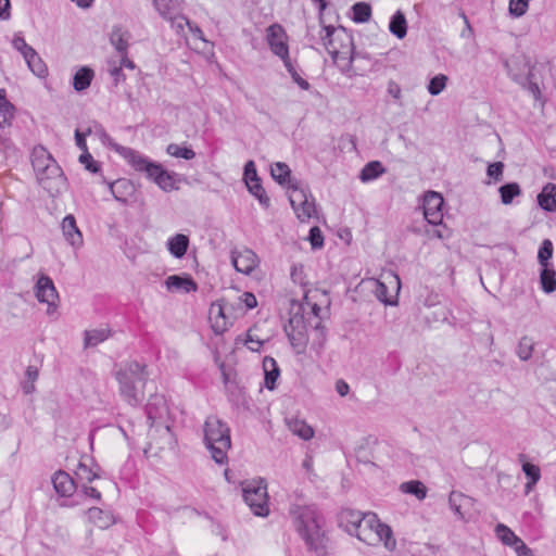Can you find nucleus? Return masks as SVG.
I'll return each mask as SVG.
<instances>
[{"label": "nucleus", "instance_id": "obj_18", "mask_svg": "<svg viewBox=\"0 0 556 556\" xmlns=\"http://www.w3.org/2000/svg\"><path fill=\"white\" fill-rule=\"evenodd\" d=\"M365 521L367 529H375L378 540L383 541L388 549L394 548L395 541L392 538V530L389 526L381 523L375 514H367Z\"/></svg>", "mask_w": 556, "mask_h": 556}, {"label": "nucleus", "instance_id": "obj_62", "mask_svg": "<svg viewBox=\"0 0 556 556\" xmlns=\"http://www.w3.org/2000/svg\"><path fill=\"white\" fill-rule=\"evenodd\" d=\"M244 181H253L254 179H260L256 173L255 164L253 161H249L244 165Z\"/></svg>", "mask_w": 556, "mask_h": 556}, {"label": "nucleus", "instance_id": "obj_51", "mask_svg": "<svg viewBox=\"0 0 556 556\" xmlns=\"http://www.w3.org/2000/svg\"><path fill=\"white\" fill-rule=\"evenodd\" d=\"M514 79L522 84V86L528 89V91L533 96L535 100L541 99V89L538 83L534 81V74L532 70H529L528 76L525 81H520L517 76H514Z\"/></svg>", "mask_w": 556, "mask_h": 556}, {"label": "nucleus", "instance_id": "obj_4", "mask_svg": "<svg viewBox=\"0 0 556 556\" xmlns=\"http://www.w3.org/2000/svg\"><path fill=\"white\" fill-rule=\"evenodd\" d=\"M31 165L38 184L51 195L56 197L66 188L67 179L58 162L39 146L31 152Z\"/></svg>", "mask_w": 556, "mask_h": 556}, {"label": "nucleus", "instance_id": "obj_32", "mask_svg": "<svg viewBox=\"0 0 556 556\" xmlns=\"http://www.w3.org/2000/svg\"><path fill=\"white\" fill-rule=\"evenodd\" d=\"M389 30L396 38L403 39L407 34V22L404 13L397 10L391 17Z\"/></svg>", "mask_w": 556, "mask_h": 556}, {"label": "nucleus", "instance_id": "obj_27", "mask_svg": "<svg viewBox=\"0 0 556 556\" xmlns=\"http://www.w3.org/2000/svg\"><path fill=\"white\" fill-rule=\"evenodd\" d=\"M288 429L303 440H311L314 437V429L305 420L298 417L286 419Z\"/></svg>", "mask_w": 556, "mask_h": 556}, {"label": "nucleus", "instance_id": "obj_9", "mask_svg": "<svg viewBox=\"0 0 556 556\" xmlns=\"http://www.w3.org/2000/svg\"><path fill=\"white\" fill-rule=\"evenodd\" d=\"M366 518L367 515H363L361 511L343 509L339 515V522L346 532L356 535L361 541L368 542Z\"/></svg>", "mask_w": 556, "mask_h": 556}, {"label": "nucleus", "instance_id": "obj_5", "mask_svg": "<svg viewBox=\"0 0 556 556\" xmlns=\"http://www.w3.org/2000/svg\"><path fill=\"white\" fill-rule=\"evenodd\" d=\"M149 374L144 364L127 362L115 374L119 395L130 406H138L144 400V387Z\"/></svg>", "mask_w": 556, "mask_h": 556}, {"label": "nucleus", "instance_id": "obj_52", "mask_svg": "<svg viewBox=\"0 0 556 556\" xmlns=\"http://www.w3.org/2000/svg\"><path fill=\"white\" fill-rule=\"evenodd\" d=\"M110 40L119 54L127 52L128 42L127 39L124 37V33L122 31V29H114L111 34Z\"/></svg>", "mask_w": 556, "mask_h": 556}, {"label": "nucleus", "instance_id": "obj_53", "mask_svg": "<svg viewBox=\"0 0 556 556\" xmlns=\"http://www.w3.org/2000/svg\"><path fill=\"white\" fill-rule=\"evenodd\" d=\"M530 0H509V13L515 17H520L526 14L528 10V2Z\"/></svg>", "mask_w": 556, "mask_h": 556}, {"label": "nucleus", "instance_id": "obj_20", "mask_svg": "<svg viewBox=\"0 0 556 556\" xmlns=\"http://www.w3.org/2000/svg\"><path fill=\"white\" fill-rule=\"evenodd\" d=\"M448 504L454 514L462 520L473 505V500L460 492L452 491L448 496Z\"/></svg>", "mask_w": 556, "mask_h": 556}, {"label": "nucleus", "instance_id": "obj_57", "mask_svg": "<svg viewBox=\"0 0 556 556\" xmlns=\"http://www.w3.org/2000/svg\"><path fill=\"white\" fill-rule=\"evenodd\" d=\"M79 162L91 173H98L100 170V164L93 160L92 155L88 151L81 153Z\"/></svg>", "mask_w": 556, "mask_h": 556}, {"label": "nucleus", "instance_id": "obj_31", "mask_svg": "<svg viewBox=\"0 0 556 556\" xmlns=\"http://www.w3.org/2000/svg\"><path fill=\"white\" fill-rule=\"evenodd\" d=\"M152 2L163 18L182 11V0H152Z\"/></svg>", "mask_w": 556, "mask_h": 556}, {"label": "nucleus", "instance_id": "obj_7", "mask_svg": "<svg viewBox=\"0 0 556 556\" xmlns=\"http://www.w3.org/2000/svg\"><path fill=\"white\" fill-rule=\"evenodd\" d=\"M242 496L252 513L258 517L269 515L267 484L265 480H251L242 485Z\"/></svg>", "mask_w": 556, "mask_h": 556}, {"label": "nucleus", "instance_id": "obj_63", "mask_svg": "<svg viewBox=\"0 0 556 556\" xmlns=\"http://www.w3.org/2000/svg\"><path fill=\"white\" fill-rule=\"evenodd\" d=\"M87 136H90V134H87V128L84 131H80L79 129L75 130L76 146L83 151V153L88 151L86 143Z\"/></svg>", "mask_w": 556, "mask_h": 556}, {"label": "nucleus", "instance_id": "obj_34", "mask_svg": "<svg viewBox=\"0 0 556 556\" xmlns=\"http://www.w3.org/2000/svg\"><path fill=\"white\" fill-rule=\"evenodd\" d=\"M540 285L545 293H552L556 290V270L553 266L541 268Z\"/></svg>", "mask_w": 556, "mask_h": 556}, {"label": "nucleus", "instance_id": "obj_36", "mask_svg": "<svg viewBox=\"0 0 556 556\" xmlns=\"http://www.w3.org/2000/svg\"><path fill=\"white\" fill-rule=\"evenodd\" d=\"M270 174L279 185L291 184V170L286 163L277 162L270 166Z\"/></svg>", "mask_w": 556, "mask_h": 556}, {"label": "nucleus", "instance_id": "obj_2", "mask_svg": "<svg viewBox=\"0 0 556 556\" xmlns=\"http://www.w3.org/2000/svg\"><path fill=\"white\" fill-rule=\"evenodd\" d=\"M290 515L296 532L305 542L308 551L317 556H326L329 538L325 529V519L314 506L292 505Z\"/></svg>", "mask_w": 556, "mask_h": 556}, {"label": "nucleus", "instance_id": "obj_60", "mask_svg": "<svg viewBox=\"0 0 556 556\" xmlns=\"http://www.w3.org/2000/svg\"><path fill=\"white\" fill-rule=\"evenodd\" d=\"M13 47L21 52L23 58H25L27 54L31 52V50H34V48L27 45L23 37H15L13 39Z\"/></svg>", "mask_w": 556, "mask_h": 556}, {"label": "nucleus", "instance_id": "obj_35", "mask_svg": "<svg viewBox=\"0 0 556 556\" xmlns=\"http://www.w3.org/2000/svg\"><path fill=\"white\" fill-rule=\"evenodd\" d=\"M24 60L27 63L28 68L38 77H46L48 74V68L39 56V54L34 50L29 54H27Z\"/></svg>", "mask_w": 556, "mask_h": 556}, {"label": "nucleus", "instance_id": "obj_44", "mask_svg": "<svg viewBox=\"0 0 556 556\" xmlns=\"http://www.w3.org/2000/svg\"><path fill=\"white\" fill-rule=\"evenodd\" d=\"M495 533L503 544L511 547L518 544V542L521 540L507 526L503 523H498L495 527Z\"/></svg>", "mask_w": 556, "mask_h": 556}, {"label": "nucleus", "instance_id": "obj_61", "mask_svg": "<svg viewBox=\"0 0 556 556\" xmlns=\"http://www.w3.org/2000/svg\"><path fill=\"white\" fill-rule=\"evenodd\" d=\"M245 344H247L248 349L251 350L252 352H257L261 350V348L263 345V341L260 340L258 338H254V336L252 334V331L249 330L247 333Z\"/></svg>", "mask_w": 556, "mask_h": 556}, {"label": "nucleus", "instance_id": "obj_43", "mask_svg": "<svg viewBox=\"0 0 556 556\" xmlns=\"http://www.w3.org/2000/svg\"><path fill=\"white\" fill-rule=\"evenodd\" d=\"M0 127L10 126L14 117V106L7 99L4 91H0Z\"/></svg>", "mask_w": 556, "mask_h": 556}, {"label": "nucleus", "instance_id": "obj_28", "mask_svg": "<svg viewBox=\"0 0 556 556\" xmlns=\"http://www.w3.org/2000/svg\"><path fill=\"white\" fill-rule=\"evenodd\" d=\"M263 369L265 375V387L268 390H274L276 387V381L280 375L277 362L270 356L264 357Z\"/></svg>", "mask_w": 556, "mask_h": 556}, {"label": "nucleus", "instance_id": "obj_17", "mask_svg": "<svg viewBox=\"0 0 556 556\" xmlns=\"http://www.w3.org/2000/svg\"><path fill=\"white\" fill-rule=\"evenodd\" d=\"M300 324L301 320L296 317H293L290 319L289 326L286 327L289 341L298 353L304 352L307 344V336L304 331V327L299 326Z\"/></svg>", "mask_w": 556, "mask_h": 556}, {"label": "nucleus", "instance_id": "obj_58", "mask_svg": "<svg viewBox=\"0 0 556 556\" xmlns=\"http://www.w3.org/2000/svg\"><path fill=\"white\" fill-rule=\"evenodd\" d=\"M308 240L313 249H320L324 245V237L319 227L314 226L311 228Z\"/></svg>", "mask_w": 556, "mask_h": 556}, {"label": "nucleus", "instance_id": "obj_14", "mask_svg": "<svg viewBox=\"0 0 556 556\" xmlns=\"http://www.w3.org/2000/svg\"><path fill=\"white\" fill-rule=\"evenodd\" d=\"M444 200L439 192L428 191L424 197V216L425 219L431 225H440L443 220V206Z\"/></svg>", "mask_w": 556, "mask_h": 556}, {"label": "nucleus", "instance_id": "obj_64", "mask_svg": "<svg viewBox=\"0 0 556 556\" xmlns=\"http://www.w3.org/2000/svg\"><path fill=\"white\" fill-rule=\"evenodd\" d=\"M514 549L517 554V556H533V552L531 548H529L522 540H520V542H518V544H516L514 546Z\"/></svg>", "mask_w": 556, "mask_h": 556}, {"label": "nucleus", "instance_id": "obj_22", "mask_svg": "<svg viewBox=\"0 0 556 556\" xmlns=\"http://www.w3.org/2000/svg\"><path fill=\"white\" fill-rule=\"evenodd\" d=\"M53 488L55 492L63 497L71 496L75 490L76 484L73 480V478L65 471L59 470L54 472V475L51 478Z\"/></svg>", "mask_w": 556, "mask_h": 556}, {"label": "nucleus", "instance_id": "obj_39", "mask_svg": "<svg viewBox=\"0 0 556 556\" xmlns=\"http://www.w3.org/2000/svg\"><path fill=\"white\" fill-rule=\"evenodd\" d=\"M110 334V330L105 328L86 330L84 345L85 348L96 346L99 343L105 341Z\"/></svg>", "mask_w": 556, "mask_h": 556}, {"label": "nucleus", "instance_id": "obj_46", "mask_svg": "<svg viewBox=\"0 0 556 556\" xmlns=\"http://www.w3.org/2000/svg\"><path fill=\"white\" fill-rule=\"evenodd\" d=\"M352 13L355 23H366L371 16V7L366 2H356L352 7Z\"/></svg>", "mask_w": 556, "mask_h": 556}, {"label": "nucleus", "instance_id": "obj_26", "mask_svg": "<svg viewBox=\"0 0 556 556\" xmlns=\"http://www.w3.org/2000/svg\"><path fill=\"white\" fill-rule=\"evenodd\" d=\"M89 520L100 529H108L114 525L115 519L111 511L99 507H91L87 511Z\"/></svg>", "mask_w": 556, "mask_h": 556}, {"label": "nucleus", "instance_id": "obj_33", "mask_svg": "<svg viewBox=\"0 0 556 556\" xmlns=\"http://www.w3.org/2000/svg\"><path fill=\"white\" fill-rule=\"evenodd\" d=\"M522 471L526 475L528 481L525 485V492L526 494H529L534 485L540 481L541 479V469L539 466L531 464L529 462L522 463Z\"/></svg>", "mask_w": 556, "mask_h": 556}, {"label": "nucleus", "instance_id": "obj_40", "mask_svg": "<svg viewBox=\"0 0 556 556\" xmlns=\"http://www.w3.org/2000/svg\"><path fill=\"white\" fill-rule=\"evenodd\" d=\"M384 172L386 168L379 161H371L363 167L359 178L362 181H371L377 179Z\"/></svg>", "mask_w": 556, "mask_h": 556}, {"label": "nucleus", "instance_id": "obj_50", "mask_svg": "<svg viewBox=\"0 0 556 556\" xmlns=\"http://www.w3.org/2000/svg\"><path fill=\"white\" fill-rule=\"evenodd\" d=\"M447 76L444 74H438L434 77H432L428 84V92L431 96H438L440 94L446 87L447 84Z\"/></svg>", "mask_w": 556, "mask_h": 556}, {"label": "nucleus", "instance_id": "obj_21", "mask_svg": "<svg viewBox=\"0 0 556 556\" xmlns=\"http://www.w3.org/2000/svg\"><path fill=\"white\" fill-rule=\"evenodd\" d=\"M448 504L454 514L462 520L473 505V500L460 492L452 491L448 496Z\"/></svg>", "mask_w": 556, "mask_h": 556}, {"label": "nucleus", "instance_id": "obj_12", "mask_svg": "<svg viewBox=\"0 0 556 556\" xmlns=\"http://www.w3.org/2000/svg\"><path fill=\"white\" fill-rule=\"evenodd\" d=\"M146 413L151 427L164 426L167 430L169 429L167 425L169 409L164 395H151L146 406Z\"/></svg>", "mask_w": 556, "mask_h": 556}, {"label": "nucleus", "instance_id": "obj_19", "mask_svg": "<svg viewBox=\"0 0 556 556\" xmlns=\"http://www.w3.org/2000/svg\"><path fill=\"white\" fill-rule=\"evenodd\" d=\"M448 504L454 514L462 520L473 505V500L460 492L452 491L448 496Z\"/></svg>", "mask_w": 556, "mask_h": 556}, {"label": "nucleus", "instance_id": "obj_25", "mask_svg": "<svg viewBox=\"0 0 556 556\" xmlns=\"http://www.w3.org/2000/svg\"><path fill=\"white\" fill-rule=\"evenodd\" d=\"M211 327L215 334H223L228 329V321L220 304H212L210 309Z\"/></svg>", "mask_w": 556, "mask_h": 556}, {"label": "nucleus", "instance_id": "obj_1", "mask_svg": "<svg viewBox=\"0 0 556 556\" xmlns=\"http://www.w3.org/2000/svg\"><path fill=\"white\" fill-rule=\"evenodd\" d=\"M315 28V26H307L306 38L308 41L312 43H321L340 71L342 73H349L356 58L353 36L343 27L337 28L332 25H321L318 30V36H316L314 34Z\"/></svg>", "mask_w": 556, "mask_h": 556}, {"label": "nucleus", "instance_id": "obj_49", "mask_svg": "<svg viewBox=\"0 0 556 556\" xmlns=\"http://www.w3.org/2000/svg\"><path fill=\"white\" fill-rule=\"evenodd\" d=\"M166 152L174 157H180L185 160H192L195 157V152L188 147H180L176 143H170L166 148Z\"/></svg>", "mask_w": 556, "mask_h": 556}, {"label": "nucleus", "instance_id": "obj_16", "mask_svg": "<svg viewBox=\"0 0 556 556\" xmlns=\"http://www.w3.org/2000/svg\"><path fill=\"white\" fill-rule=\"evenodd\" d=\"M62 233L64 239L74 249H80L84 244L83 233L77 227L74 215H66L61 223Z\"/></svg>", "mask_w": 556, "mask_h": 556}, {"label": "nucleus", "instance_id": "obj_11", "mask_svg": "<svg viewBox=\"0 0 556 556\" xmlns=\"http://www.w3.org/2000/svg\"><path fill=\"white\" fill-rule=\"evenodd\" d=\"M35 295L40 303L48 305L47 314L55 312L59 294L53 280L47 275H40L35 285Z\"/></svg>", "mask_w": 556, "mask_h": 556}, {"label": "nucleus", "instance_id": "obj_48", "mask_svg": "<svg viewBox=\"0 0 556 556\" xmlns=\"http://www.w3.org/2000/svg\"><path fill=\"white\" fill-rule=\"evenodd\" d=\"M164 20L170 23V27L179 36H184L185 27L188 26L189 28L191 24V22L185 15H182L181 12H177L176 14H173L169 17H164Z\"/></svg>", "mask_w": 556, "mask_h": 556}, {"label": "nucleus", "instance_id": "obj_29", "mask_svg": "<svg viewBox=\"0 0 556 556\" xmlns=\"http://www.w3.org/2000/svg\"><path fill=\"white\" fill-rule=\"evenodd\" d=\"M188 247L189 238L182 233H177L167 240V249L169 253L176 258H181L185 256Z\"/></svg>", "mask_w": 556, "mask_h": 556}, {"label": "nucleus", "instance_id": "obj_6", "mask_svg": "<svg viewBox=\"0 0 556 556\" xmlns=\"http://www.w3.org/2000/svg\"><path fill=\"white\" fill-rule=\"evenodd\" d=\"M204 444L215 463L224 465L231 447L228 425L215 415L207 416L203 425Z\"/></svg>", "mask_w": 556, "mask_h": 556}, {"label": "nucleus", "instance_id": "obj_3", "mask_svg": "<svg viewBox=\"0 0 556 556\" xmlns=\"http://www.w3.org/2000/svg\"><path fill=\"white\" fill-rule=\"evenodd\" d=\"M121 154L136 172L144 174L162 191L172 192L179 189V184L182 180L179 174L166 170L162 164L134 149L121 148Z\"/></svg>", "mask_w": 556, "mask_h": 556}, {"label": "nucleus", "instance_id": "obj_38", "mask_svg": "<svg viewBox=\"0 0 556 556\" xmlns=\"http://www.w3.org/2000/svg\"><path fill=\"white\" fill-rule=\"evenodd\" d=\"M93 78V71L89 67H81L76 72L73 78V87L76 91L87 89Z\"/></svg>", "mask_w": 556, "mask_h": 556}, {"label": "nucleus", "instance_id": "obj_13", "mask_svg": "<svg viewBox=\"0 0 556 556\" xmlns=\"http://www.w3.org/2000/svg\"><path fill=\"white\" fill-rule=\"evenodd\" d=\"M266 41L276 56L287 58L289 53L288 35L281 25L273 24L266 29Z\"/></svg>", "mask_w": 556, "mask_h": 556}, {"label": "nucleus", "instance_id": "obj_37", "mask_svg": "<svg viewBox=\"0 0 556 556\" xmlns=\"http://www.w3.org/2000/svg\"><path fill=\"white\" fill-rule=\"evenodd\" d=\"M501 202L504 205H509L513 203L514 199L520 197L522 191L517 182H508L498 188Z\"/></svg>", "mask_w": 556, "mask_h": 556}, {"label": "nucleus", "instance_id": "obj_59", "mask_svg": "<svg viewBox=\"0 0 556 556\" xmlns=\"http://www.w3.org/2000/svg\"><path fill=\"white\" fill-rule=\"evenodd\" d=\"M504 164L502 162H495L488 166L486 174L494 181H501L503 179Z\"/></svg>", "mask_w": 556, "mask_h": 556}, {"label": "nucleus", "instance_id": "obj_54", "mask_svg": "<svg viewBox=\"0 0 556 556\" xmlns=\"http://www.w3.org/2000/svg\"><path fill=\"white\" fill-rule=\"evenodd\" d=\"M76 476L80 480H85L87 482H91L94 479L99 478V473L89 468L86 464L79 463L76 470Z\"/></svg>", "mask_w": 556, "mask_h": 556}, {"label": "nucleus", "instance_id": "obj_30", "mask_svg": "<svg viewBox=\"0 0 556 556\" xmlns=\"http://www.w3.org/2000/svg\"><path fill=\"white\" fill-rule=\"evenodd\" d=\"M556 188L553 184H547L538 195V203L546 212L556 211Z\"/></svg>", "mask_w": 556, "mask_h": 556}, {"label": "nucleus", "instance_id": "obj_41", "mask_svg": "<svg viewBox=\"0 0 556 556\" xmlns=\"http://www.w3.org/2000/svg\"><path fill=\"white\" fill-rule=\"evenodd\" d=\"M400 490L403 493L415 495L420 501L425 500L427 496V488L421 481L418 480L403 482L400 485Z\"/></svg>", "mask_w": 556, "mask_h": 556}, {"label": "nucleus", "instance_id": "obj_15", "mask_svg": "<svg viewBox=\"0 0 556 556\" xmlns=\"http://www.w3.org/2000/svg\"><path fill=\"white\" fill-rule=\"evenodd\" d=\"M231 262L237 271L249 275L258 266L260 260L254 251L244 248L232 251Z\"/></svg>", "mask_w": 556, "mask_h": 556}, {"label": "nucleus", "instance_id": "obj_10", "mask_svg": "<svg viewBox=\"0 0 556 556\" xmlns=\"http://www.w3.org/2000/svg\"><path fill=\"white\" fill-rule=\"evenodd\" d=\"M383 280H377L375 294L384 304L393 305L401 289L400 277L394 273L382 276Z\"/></svg>", "mask_w": 556, "mask_h": 556}, {"label": "nucleus", "instance_id": "obj_47", "mask_svg": "<svg viewBox=\"0 0 556 556\" xmlns=\"http://www.w3.org/2000/svg\"><path fill=\"white\" fill-rule=\"evenodd\" d=\"M553 242L549 239H544L538 252V262L541 267L552 266L548 261L553 257Z\"/></svg>", "mask_w": 556, "mask_h": 556}, {"label": "nucleus", "instance_id": "obj_42", "mask_svg": "<svg viewBox=\"0 0 556 556\" xmlns=\"http://www.w3.org/2000/svg\"><path fill=\"white\" fill-rule=\"evenodd\" d=\"M248 190L258 200L260 204L267 208L270 205V200L266 194L265 189L261 184V179H254L253 181L245 182Z\"/></svg>", "mask_w": 556, "mask_h": 556}, {"label": "nucleus", "instance_id": "obj_24", "mask_svg": "<svg viewBox=\"0 0 556 556\" xmlns=\"http://www.w3.org/2000/svg\"><path fill=\"white\" fill-rule=\"evenodd\" d=\"M114 199L123 204H127L130 197L135 193V186L128 179H117L109 185Z\"/></svg>", "mask_w": 556, "mask_h": 556}, {"label": "nucleus", "instance_id": "obj_56", "mask_svg": "<svg viewBox=\"0 0 556 556\" xmlns=\"http://www.w3.org/2000/svg\"><path fill=\"white\" fill-rule=\"evenodd\" d=\"M290 276L294 283L302 286V287L306 285L304 266L302 264L292 265Z\"/></svg>", "mask_w": 556, "mask_h": 556}, {"label": "nucleus", "instance_id": "obj_23", "mask_svg": "<svg viewBox=\"0 0 556 556\" xmlns=\"http://www.w3.org/2000/svg\"><path fill=\"white\" fill-rule=\"evenodd\" d=\"M168 291L190 293L198 290V285L190 276L172 275L165 280Z\"/></svg>", "mask_w": 556, "mask_h": 556}, {"label": "nucleus", "instance_id": "obj_55", "mask_svg": "<svg viewBox=\"0 0 556 556\" xmlns=\"http://www.w3.org/2000/svg\"><path fill=\"white\" fill-rule=\"evenodd\" d=\"M87 134L96 135L104 144H110L112 141L103 126L96 122L87 127Z\"/></svg>", "mask_w": 556, "mask_h": 556}, {"label": "nucleus", "instance_id": "obj_45", "mask_svg": "<svg viewBox=\"0 0 556 556\" xmlns=\"http://www.w3.org/2000/svg\"><path fill=\"white\" fill-rule=\"evenodd\" d=\"M534 350V341L528 336L520 338L516 353L521 361H529Z\"/></svg>", "mask_w": 556, "mask_h": 556}, {"label": "nucleus", "instance_id": "obj_8", "mask_svg": "<svg viewBox=\"0 0 556 556\" xmlns=\"http://www.w3.org/2000/svg\"><path fill=\"white\" fill-rule=\"evenodd\" d=\"M290 204L301 223L308 222L316 217L317 210L315 199L307 188L299 186L298 182L291 185L289 193Z\"/></svg>", "mask_w": 556, "mask_h": 556}]
</instances>
